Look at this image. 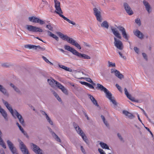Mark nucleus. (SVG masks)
Wrapping results in <instances>:
<instances>
[{"label":"nucleus","instance_id":"18","mask_svg":"<svg viewBox=\"0 0 154 154\" xmlns=\"http://www.w3.org/2000/svg\"><path fill=\"white\" fill-rule=\"evenodd\" d=\"M124 5L127 13L129 15L133 14V12L127 3H124Z\"/></svg>","mask_w":154,"mask_h":154},{"label":"nucleus","instance_id":"34","mask_svg":"<svg viewBox=\"0 0 154 154\" xmlns=\"http://www.w3.org/2000/svg\"><path fill=\"white\" fill-rule=\"evenodd\" d=\"M53 94L59 101H61V98L59 97L58 95L56 92L54 91Z\"/></svg>","mask_w":154,"mask_h":154},{"label":"nucleus","instance_id":"19","mask_svg":"<svg viewBox=\"0 0 154 154\" xmlns=\"http://www.w3.org/2000/svg\"><path fill=\"white\" fill-rule=\"evenodd\" d=\"M125 91V94L126 96L130 100L132 101H136L135 100V98L132 97L131 94H129L128 93L127 89L126 88H125L124 89Z\"/></svg>","mask_w":154,"mask_h":154},{"label":"nucleus","instance_id":"54","mask_svg":"<svg viewBox=\"0 0 154 154\" xmlns=\"http://www.w3.org/2000/svg\"><path fill=\"white\" fill-rule=\"evenodd\" d=\"M119 55H120V56L121 57H123V58H124V56H123V55H122V54L121 53V52H119Z\"/></svg>","mask_w":154,"mask_h":154},{"label":"nucleus","instance_id":"37","mask_svg":"<svg viewBox=\"0 0 154 154\" xmlns=\"http://www.w3.org/2000/svg\"><path fill=\"white\" fill-rule=\"evenodd\" d=\"M18 127L20 130L25 135L26 134V132L24 131L23 129L22 128L20 125H19Z\"/></svg>","mask_w":154,"mask_h":154},{"label":"nucleus","instance_id":"39","mask_svg":"<svg viewBox=\"0 0 154 154\" xmlns=\"http://www.w3.org/2000/svg\"><path fill=\"white\" fill-rule=\"evenodd\" d=\"M135 21L136 23H137L139 26H140L141 25V22L139 19L137 18L135 20Z\"/></svg>","mask_w":154,"mask_h":154},{"label":"nucleus","instance_id":"11","mask_svg":"<svg viewBox=\"0 0 154 154\" xmlns=\"http://www.w3.org/2000/svg\"><path fill=\"white\" fill-rule=\"evenodd\" d=\"M93 11L94 14L96 16L97 20L100 22H101L102 21V18L100 11L96 8L93 9Z\"/></svg>","mask_w":154,"mask_h":154},{"label":"nucleus","instance_id":"55","mask_svg":"<svg viewBox=\"0 0 154 154\" xmlns=\"http://www.w3.org/2000/svg\"><path fill=\"white\" fill-rule=\"evenodd\" d=\"M137 117H138V120L141 122H142V121L141 120L140 118V117H139V115L138 114L137 115Z\"/></svg>","mask_w":154,"mask_h":154},{"label":"nucleus","instance_id":"47","mask_svg":"<svg viewBox=\"0 0 154 154\" xmlns=\"http://www.w3.org/2000/svg\"><path fill=\"white\" fill-rule=\"evenodd\" d=\"M81 149L83 153L85 154V149H84L83 147L82 146H81Z\"/></svg>","mask_w":154,"mask_h":154},{"label":"nucleus","instance_id":"9","mask_svg":"<svg viewBox=\"0 0 154 154\" xmlns=\"http://www.w3.org/2000/svg\"><path fill=\"white\" fill-rule=\"evenodd\" d=\"M114 44L115 46L118 49L122 50L123 48V45L122 42L116 37H114Z\"/></svg>","mask_w":154,"mask_h":154},{"label":"nucleus","instance_id":"44","mask_svg":"<svg viewBox=\"0 0 154 154\" xmlns=\"http://www.w3.org/2000/svg\"><path fill=\"white\" fill-rule=\"evenodd\" d=\"M98 151L100 154H106L105 153L103 152V150L99 148L98 149Z\"/></svg>","mask_w":154,"mask_h":154},{"label":"nucleus","instance_id":"36","mask_svg":"<svg viewBox=\"0 0 154 154\" xmlns=\"http://www.w3.org/2000/svg\"><path fill=\"white\" fill-rule=\"evenodd\" d=\"M10 85L14 89L15 91H16L17 92H19V91L18 89L17 88L15 87L13 84L11 83Z\"/></svg>","mask_w":154,"mask_h":154},{"label":"nucleus","instance_id":"64","mask_svg":"<svg viewBox=\"0 0 154 154\" xmlns=\"http://www.w3.org/2000/svg\"><path fill=\"white\" fill-rule=\"evenodd\" d=\"M33 110H35V109L34 108L33 109Z\"/></svg>","mask_w":154,"mask_h":154},{"label":"nucleus","instance_id":"49","mask_svg":"<svg viewBox=\"0 0 154 154\" xmlns=\"http://www.w3.org/2000/svg\"><path fill=\"white\" fill-rule=\"evenodd\" d=\"M142 55H143V57H144V58L147 60V56H146V54L144 53H143Z\"/></svg>","mask_w":154,"mask_h":154},{"label":"nucleus","instance_id":"60","mask_svg":"<svg viewBox=\"0 0 154 154\" xmlns=\"http://www.w3.org/2000/svg\"><path fill=\"white\" fill-rule=\"evenodd\" d=\"M145 128H146V130H147L148 131H150V130H149V129L148 128H147V127H145Z\"/></svg>","mask_w":154,"mask_h":154},{"label":"nucleus","instance_id":"40","mask_svg":"<svg viewBox=\"0 0 154 154\" xmlns=\"http://www.w3.org/2000/svg\"><path fill=\"white\" fill-rule=\"evenodd\" d=\"M85 80L89 82H90L92 84L93 83V82L92 81L91 79L90 78H85Z\"/></svg>","mask_w":154,"mask_h":154},{"label":"nucleus","instance_id":"15","mask_svg":"<svg viewBox=\"0 0 154 154\" xmlns=\"http://www.w3.org/2000/svg\"><path fill=\"white\" fill-rule=\"evenodd\" d=\"M111 72L112 73H114L115 75L118 78L121 79L124 77V75L118 70L115 69H112L111 70Z\"/></svg>","mask_w":154,"mask_h":154},{"label":"nucleus","instance_id":"42","mask_svg":"<svg viewBox=\"0 0 154 154\" xmlns=\"http://www.w3.org/2000/svg\"><path fill=\"white\" fill-rule=\"evenodd\" d=\"M46 27L50 30L53 31V28L50 25V24L47 25L46 26Z\"/></svg>","mask_w":154,"mask_h":154},{"label":"nucleus","instance_id":"17","mask_svg":"<svg viewBox=\"0 0 154 154\" xmlns=\"http://www.w3.org/2000/svg\"><path fill=\"white\" fill-rule=\"evenodd\" d=\"M32 145L33 146V151L37 154H42V150L37 145L32 143Z\"/></svg>","mask_w":154,"mask_h":154},{"label":"nucleus","instance_id":"1","mask_svg":"<svg viewBox=\"0 0 154 154\" xmlns=\"http://www.w3.org/2000/svg\"><path fill=\"white\" fill-rule=\"evenodd\" d=\"M54 7L56 10L55 11V13L59 14L60 17L63 18L65 20L67 21L69 23L72 24L74 25H75V22L70 20L67 18L62 14L63 12L60 7V2L57 0H54Z\"/></svg>","mask_w":154,"mask_h":154},{"label":"nucleus","instance_id":"3","mask_svg":"<svg viewBox=\"0 0 154 154\" xmlns=\"http://www.w3.org/2000/svg\"><path fill=\"white\" fill-rule=\"evenodd\" d=\"M96 88L100 90L101 91H103L105 93L106 97L112 102L113 104L114 105H116V101L112 98V94L103 85L99 83L97 84Z\"/></svg>","mask_w":154,"mask_h":154},{"label":"nucleus","instance_id":"63","mask_svg":"<svg viewBox=\"0 0 154 154\" xmlns=\"http://www.w3.org/2000/svg\"><path fill=\"white\" fill-rule=\"evenodd\" d=\"M16 124H17V126H18L19 125H19V123H18V122H17V123H16Z\"/></svg>","mask_w":154,"mask_h":154},{"label":"nucleus","instance_id":"35","mask_svg":"<svg viewBox=\"0 0 154 154\" xmlns=\"http://www.w3.org/2000/svg\"><path fill=\"white\" fill-rule=\"evenodd\" d=\"M43 60L47 63H49L51 65H53V64L50 62L44 56H42V57Z\"/></svg>","mask_w":154,"mask_h":154},{"label":"nucleus","instance_id":"38","mask_svg":"<svg viewBox=\"0 0 154 154\" xmlns=\"http://www.w3.org/2000/svg\"><path fill=\"white\" fill-rule=\"evenodd\" d=\"M18 127L20 130L25 135L26 134V132L24 131L23 129L22 128L20 125H19Z\"/></svg>","mask_w":154,"mask_h":154},{"label":"nucleus","instance_id":"45","mask_svg":"<svg viewBox=\"0 0 154 154\" xmlns=\"http://www.w3.org/2000/svg\"><path fill=\"white\" fill-rule=\"evenodd\" d=\"M116 86L119 91L121 92L122 91L121 87L118 84H116Z\"/></svg>","mask_w":154,"mask_h":154},{"label":"nucleus","instance_id":"12","mask_svg":"<svg viewBox=\"0 0 154 154\" xmlns=\"http://www.w3.org/2000/svg\"><path fill=\"white\" fill-rule=\"evenodd\" d=\"M29 21L34 23H38L42 25L45 23V22L40 19L35 17H29Z\"/></svg>","mask_w":154,"mask_h":154},{"label":"nucleus","instance_id":"51","mask_svg":"<svg viewBox=\"0 0 154 154\" xmlns=\"http://www.w3.org/2000/svg\"><path fill=\"white\" fill-rule=\"evenodd\" d=\"M42 1L44 3V4L47 5L48 4V2L46 1V0H42Z\"/></svg>","mask_w":154,"mask_h":154},{"label":"nucleus","instance_id":"46","mask_svg":"<svg viewBox=\"0 0 154 154\" xmlns=\"http://www.w3.org/2000/svg\"><path fill=\"white\" fill-rule=\"evenodd\" d=\"M134 51L136 52L137 53H138L139 51V49L137 48V47H134Z\"/></svg>","mask_w":154,"mask_h":154},{"label":"nucleus","instance_id":"56","mask_svg":"<svg viewBox=\"0 0 154 154\" xmlns=\"http://www.w3.org/2000/svg\"><path fill=\"white\" fill-rule=\"evenodd\" d=\"M59 50L60 51H61V52H63H63H64V51L63 49H60H60H59Z\"/></svg>","mask_w":154,"mask_h":154},{"label":"nucleus","instance_id":"52","mask_svg":"<svg viewBox=\"0 0 154 154\" xmlns=\"http://www.w3.org/2000/svg\"><path fill=\"white\" fill-rule=\"evenodd\" d=\"M0 154H5L4 151L3 149H1L0 151Z\"/></svg>","mask_w":154,"mask_h":154},{"label":"nucleus","instance_id":"6","mask_svg":"<svg viewBox=\"0 0 154 154\" xmlns=\"http://www.w3.org/2000/svg\"><path fill=\"white\" fill-rule=\"evenodd\" d=\"M48 82L51 86H54L55 84L57 87L59 88L60 89L63 93L66 94H68V92L66 89L63 86L54 79H48Z\"/></svg>","mask_w":154,"mask_h":154},{"label":"nucleus","instance_id":"16","mask_svg":"<svg viewBox=\"0 0 154 154\" xmlns=\"http://www.w3.org/2000/svg\"><path fill=\"white\" fill-rule=\"evenodd\" d=\"M111 29L113 34L117 38L119 39H121L122 36L119 31L117 30V28L112 27Z\"/></svg>","mask_w":154,"mask_h":154},{"label":"nucleus","instance_id":"2","mask_svg":"<svg viewBox=\"0 0 154 154\" xmlns=\"http://www.w3.org/2000/svg\"><path fill=\"white\" fill-rule=\"evenodd\" d=\"M2 101L3 103L12 115L14 117H15V116H16L19 119L20 123H21L22 125H23L24 124V120L22 116L16 110L13 111L11 106L7 102L5 101L3 99L2 100Z\"/></svg>","mask_w":154,"mask_h":154},{"label":"nucleus","instance_id":"41","mask_svg":"<svg viewBox=\"0 0 154 154\" xmlns=\"http://www.w3.org/2000/svg\"><path fill=\"white\" fill-rule=\"evenodd\" d=\"M141 110L143 111V112L144 114L146 116V117L148 118V120L149 121V122H150V119H149L148 117V116L147 115V114L145 112V111L144 110V109H142V108H140Z\"/></svg>","mask_w":154,"mask_h":154},{"label":"nucleus","instance_id":"32","mask_svg":"<svg viewBox=\"0 0 154 154\" xmlns=\"http://www.w3.org/2000/svg\"><path fill=\"white\" fill-rule=\"evenodd\" d=\"M101 117L102 119L103 120V121L104 123L106 125L107 127L108 126H109V124L107 123V122L106 121L105 119V118L103 116V115H101Z\"/></svg>","mask_w":154,"mask_h":154},{"label":"nucleus","instance_id":"27","mask_svg":"<svg viewBox=\"0 0 154 154\" xmlns=\"http://www.w3.org/2000/svg\"><path fill=\"white\" fill-rule=\"evenodd\" d=\"M100 144L103 148L109 149V146L103 142H100Z\"/></svg>","mask_w":154,"mask_h":154},{"label":"nucleus","instance_id":"20","mask_svg":"<svg viewBox=\"0 0 154 154\" xmlns=\"http://www.w3.org/2000/svg\"><path fill=\"white\" fill-rule=\"evenodd\" d=\"M143 3L145 6L146 9L148 12L149 13H150L151 11V8L149 3L146 1H143Z\"/></svg>","mask_w":154,"mask_h":154},{"label":"nucleus","instance_id":"53","mask_svg":"<svg viewBox=\"0 0 154 154\" xmlns=\"http://www.w3.org/2000/svg\"><path fill=\"white\" fill-rule=\"evenodd\" d=\"M80 82L82 84L85 85H86V82H82V81Z\"/></svg>","mask_w":154,"mask_h":154},{"label":"nucleus","instance_id":"5","mask_svg":"<svg viewBox=\"0 0 154 154\" xmlns=\"http://www.w3.org/2000/svg\"><path fill=\"white\" fill-rule=\"evenodd\" d=\"M58 34L60 37L63 40L67 41L68 42L75 46L80 50L81 49L80 45L72 38L69 37L67 36L63 35L60 32H58Z\"/></svg>","mask_w":154,"mask_h":154},{"label":"nucleus","instance_id":"24","mask_svg":"<svg viewBox=\"0 0 154 154\" xmlns=\"http://www.w3.org/2000/svg\"><path fill=\"white\" fill-rule=\"evenodd\" d=\"M47 32L48 33V35L49 36L52 37L53 38L55 39L57 41L58 40V37L56 35L52 33L51 32L49 31H48Z\"/></svg>","mask_w":154,"mask_h":154},{"label":"nucleus","instance_id":"23","mask_svg":"<svg viewBox=\"0 0 154 154\" xmlns=\"http://www.w3.org/2000/svg\"><path fill=\"white\" fill-rule=\"evenodd\" d=\"M89 98L91 99V100L93 103L96 106H98L99 105L98 104L97 100L95 99L94 97L91 95L89 94L88 95Z\"/></svg>","mask_w":154,"mask_h":154},{"label":"nucleus","instance_id":"14","mask_svg":"<svg viewBox=\"0 0 154 154\" xmlns=\"http://www.w3.org/2000/svg\"><path fill=\"white\" fill-rule=\"evenodd\" d=\"M7 143L13 154H18L16 148L14 147L13 144L9 140L7 141Z\"/></svg>","mask_w":154,"mask_h":154},{"label":"nucleus","instance_id":"59","mask_svg":"<svg viewBox=\"0 0 154 154\" xmlns=\"http://www.w3.org/2000/svg\"><path fill=\"white\" fill-rule=\"evenodd\" d=\"M90 84L89 83H88L87 82H86V85H85L87 87H88V86Z\"/></svg>","mask_w":154,"mask_h":154},{"label":"nucleus","instance_id":"58","mask_svg":"<svg viewBox=\"0 0 154 154\" xmlns=\"http://www.w3.org/2000/svg\"><path fill=\"white\" fill-rule=\"evenodd\" d=\"M36 38L38 39L39 40L43 42V41L42 40V39H41L40 38H39L38 37H36Z\"/></svg>","mask_w":154,"mask_h":154},{"label":"nucleus","instance_id":"50","mask_svg":"<svg viewBox=\"0 0 154 154\" xmlns=\"http://www.w3.org/2000/svg\"><path fill=\"white\" fill-rule=\"evenodd\" d=\"M117 135H118V137L119 138V139L121 140H122V137L121 136V135L119 134V133H118L117 134Z\"/></svg>","mask_w":154,"mask_h":154},{"label":"nucleus","instance_id":"33","mask_svg":"<svg viewBox=\"0 0 154 154\" xmlns=\"http://www.w3.org/2000/svg\"><path fill=\"white\" fill-rule=\"evenodd\" d=\"M108 66L109 67H115L116 64L115 63H113L109 61H108Z\"/></svg>","mask_w":154,"mask_h":154},{"label":"nucleus","instance_id":"26","mask_svg":"<svg viewBox=\"0 0 154 154\" xmlns=\"http://www.w3.org/2000/svg\"><path fill=\"white\" fill-rule=\"evenodd\" d=\"M42 114L43 115H45L46 116V118L48 120V122L50 123V124L51 125H53V123L52 122L51 120V119L47 115V114L44 112L42 111Z\"/></svg>","mask_w":154,"mask_h":154},{"label":"nucleus","instance_id":"61","mask_svg":"<svg viewBox=\"0 0 154 154\" xmlns=\"http://www.w3.org/2000/svg\"><path fill=\"white\" fill-rule=\"evenodd\" d=\"M85 45L89 47L90 45H88L87 43L85 44Z\"/></svg>","mask_w":154,"mask_h":154},{"label":"nucleus","instance_id":"31","mask_svg":"<svg viewBox=\"0 0 154 154\" xmlns=\"http://www.w3.org/2000/svg\"><path fill=\"white\" fill-rule=\"evenodd\" d=\"M0 91L3 93L5 94L6 93V90L2 85H0Z\"/></svg>","mask_w":154,"mask_h":154},{"label":"nucleus","instance_id":"21","mask_svg":"<svg viewBox=\"0 0 154 154\" xmlns=\"http://www.w3.org/2000/svg\"><path fill=\"white\" fill-rule=\"evenodd\" d=\"M123 113L126 116H128L130 119H132L134 117V116L133 114L127 111H123Z\"/></svg>","mask_w":154,"mask_h":154},{"label":"nucleus","instance_id":"22","mask_svg":"<svg viewBox=\"0 0 154 154\" xmlns=\"http://www.w3.org/2000/svg\"><path fill=\"white\" fill-rule=\"evenodd\" d=\"M134 35L140 38H142L143 37V34L140 31L137 30L134 33Z\"/></svg>","mask_w":154,"mask_h":154},{"label":"nucleus","instance_id":"8","mask_svg":"<svg viewBox=\"0 0 154 154\" xmlns=\"http://www.w3.org/2000/svg\"><path fill=\"white\" fill-rule=\"evenodd\" d=\"M26 28L29 32H42L43 30L39 27L30 25H26Z\"/></svg>","mask_w":154,"mask_h":154},{"label":"nucleus","instance_id":"48","mask_svg":"<svg viewBox=\"0 0 154 154\" xmlns=\"http://www.w3.org/2000/svg\"><path fill=\"white\" fill-rule=\"evenodd\" d=\"M88 87L91 89H94V87L91 84H90L88 86Z\"/></svg>","mask_w":154,"mask_h":154},{"label":"nucleus","instance_id":"25","mask_svg":"<svg viewBox=\"0 0 154 154\" xmlns=\"http://www.w3.org/2000/svg\"><path fill=\"white\" fill-rule=\"evenodd\" d=\"M101 26L103 27L108 29L109 26L107 22L106 21H104L101 24Z\"/></svg>","mask_w":154,"mask_h":154},{"label":"nucleus","instance_id":"13","mask_svg":"<svg viewBox=\"0 0 154 154\" xmlns=\"http://www.w3.org/2000/svg\"><path fill=\"white\" fill-rule=\"evenodd\" d=\"M19 142L20 143V148L21 151L23 154H29L28 149L23 142L20 140H19Z\"/></svg>","mask_w":154,"mask_h":154},{"label":"nucleus","instance_id":"29","mask_svg":"<svg viewBox=\"0 0 154 154\" xmlns=\"http://www.w3.org/2000/svg\"><path fill=\"white\" fill-rule=\"evenodd\" d=\"M52 136L55 139L57 140V141L60 142H61L60 139L54 133H52Z\"/></svg>","mask_w":154,"mask_h":154},{"label":"nucleus","instance_id":"4","mask_svg":"<svg viewBox=\"0 0 154 154\" xmlns=\"http://www.w3.org/2000/svg\"><path fill=\"white\" fill-rule=\"evenodd\" d=\"M64 48L66 50L71 52L73 54L79 57H82L87 59H89L91 58L88 55L79 53L74 48H72L69 46L65 45L64 46Z\"/></svg>","mask_w":154,"mask_h":154},{"label":"nucleus","instance_id":"57","mask_svg":"<svg viewBox=\"0 0 154 154\" xmlns=\"http://www.w3.org/2000/svg\"><path fill=\"white\" fill-rule=\"evenodd\" d=\"M85 116L87 118V119L88 120L89 118H88V116L87 115L86 113H85Z\"/></svg>","mask_w":154,"mask_h":154},{"label":"nucleus","instance_id":"30","mask_svg":"<svg viewBox=\"0 0 154 154\" xmlns=\"http://www.w3.org/2000/svg\"><path fill=\"white\" fill-rule=\"evenodd\" d=\"M25 47L30 49L33 48L35 49V45H25Z\"/></svg>","mask_w":154,"mask_h":154},{"label":"nucleus","instance_id":"28","mask_svg":"<svg viewBox=\"0 0 154 154\" xmlns=\"http://www.w3.org/2000/svg\"><path fill=\"white\" fill-rule=\"evenodd\" d=\"M59 67L61 68H62L66 71L71 72L72 71V69L69 68H68L66 66H65L63 65H59Z\"/></svg>","mask_w":154,"mask_h":154},{"label":"nucleus","instance_id":"62","mask_svg":"<svg viewBox=\"0 0 154 154\" xmlns=\"http://www.w3.org/2000/svg\"><path fill=\"white\" fill-rule=\"evenodd\" d=\"M149 132L150 133V134L152 135V136H153V134H152V132L150 131H149Z\"/></svg>","mask_w":154,"mask_h":154},{"label":"nucleus","instance_id":"7","mask_svg":"<svg viewBox=\"0 0 154 154\" xmlns=\"http://www.w3.org/2000/svg\"><path fill=\"white\" fill-rule=\"evenodd\" d=\"M73 125L77 132L82 137L83 140L87 143H88V140L87 139L85 134L82 131L80 128L75 123H73Z\"/></svg>","mask_w":154,"mask_h":154},{"label":"nucleus","instance_id":"10","mask_svg":"<svg viewBox=\"0 0 154 154\" xmlns=\"http://www.w3.org/2000/svg\"><path fill=\"white\" fill-rule=\"evenodd\" d=\"M117 27L121 32L123 37L126 40H128L129 39V36L127 33L125 29L121 26H117Z\"/></svg>","mask_w":154,"mask_h":154},{"label":"nucleus","instance_id":"43","mask_svg":"<svg viewBox=\"0 0 154 154\" xmlns=\"http://www.w3.org/2000/svg\"><path fill=\"white\" fill-rule=\"evenodd\" d=\"M36 47L35 48V49H37L38 48L39 49H40L42 50H45V48H42L40 46H35Z\"/></svg>","mask_w":154,"mask_h":154}]
</instances>
